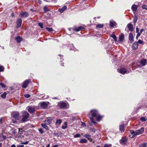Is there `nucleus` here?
<instances>
[{
	"mask_svg": "<svg viewBox=\"0 0 147 147\" xmlns=\"http://www.w3.org/2000/svg\"><path fill=\"white\" fill-rule=\"evenodd\" d=\"M90 114L92 117H90V119L93 123H96L95 120L92 117H95L99 114L98 111L96 109H93L90 111Z\"/></svg>",
	"mask_w": 147,
	"mask_h": 147,
	"instance_id": "f257e3e1",
	"label": "nucleus"
},
{
	"mask_svg": "<svg viewBox=\"0 0 147 147\" xmlns=\"http://www.w3.org/2000/svg\"><path fill=\"white\" fill-rule=\"evenodd\" d=\"M29 114L26 111H24L22 112V118L21 121L22 123L28 120L29 116Z\"/></svg>",
	"mask_w": 147,
	"mask_h": 147,
	"instance_id": "f03ea898",
	"label": "nucleus"
},
{
	"mask_svg": "<svg viewBox=\"0 0 147 147\" xmlns=\"http://www.w3.org/2000/svg\"><path fill=\"white\" fill-rule=\"evenodd\" d=\"M57 106L61 109H66L69 107V105L67 102H59L58 103Z\"/></svg>",
	"mask_w": 147,
	"mask_h": 147,
	"instance_id": "7ed1b4c3",
	"label": "nucleus"
},
{
	"mask_svg": "<svg viewBox=\"0 0 147 147\" xmlns=\"http://www.w3.org/2000/svg\"><path fill=\"white\" fill-rule=\"evenodd\" d=\"M144 127H142L140 129L137 130L136 131H134L132 130L130 131L131 134H136V135H139L142 134L144 132Z\"/></svg>",
	"mask_w": 147,
	"mask_h": 147,
	"instance_id": "20e7f679",
	"label": "nucleus"
},
{
	"mask_svg": "<svg viewBox=\"0 0 147 147\" xmlns=\"http://www.w3.org/2000/svg\"><path fill=\"white\" fill-rule=\"evenodd\" d=\"M133 25L131 23H129L127 25L125 29V30L127 32H128L129 31L132 32L133 30Z\"/></svg>",
	"mask_w": 147,
	"mask_h": 147,
	"instance_id": "39448f33",
	"label": "nucleus"
},
{
	"mask_svg": "<svg viewBox=\"0 0 147 147\" xmlns=\"http://www.w3.org/2000/svg\"><path fill=\"white\" fill-rule=\"evenodd\" d=\"M52 120V117H47L44 121L47 125H49L51 123Z\"/></svg>",
	"mask_w": 147,
	"mask_h": 147,
	"instance_id": "423d86ee",
	"label": "nucleus"
},
{
	"mask_svg": "<svg viewBox=\"0 0 147 147\" xmlns=\"http://www.w3.org/2000/svg\"><path fill=\"white\" fill-rule=\"evenodd\" d=\"M49 104V103L48 102H44L40 103L41 107L43 109L46 108Z\"/></svg>",
	"mask_w": 147,
	"mask_h": 147,
	"instance_id": "0eeeda50",
	"label": "nucleus"
},
{
	"mask_svg": "<svg viewBox=\"0 0 147 147\" xmlns=\"http://www.w3.org/2000/svg\"><path fill=\"white\" fill-rule=\"evenodd\" d=\"M30 81V80H27L25 81L24 82L22 86V88H26L29 83Z\"/></svg>",
	"mask_w": 147,
	"mask_h": 147,
	"instance_id": "6e6552de",
	"label": "nucleus"
},
{
	"mask_svg": "<svg viewBox=\"0 0 147 147\" xmlns=\"http://www.w3.org/2000/svg\"><path fill=\"white\" fill-rule=\"evenodd\" d=\"M12 117L18 120L19 118V113L18 112L14 113L12 114Z\"/></svg>",
	"mask_w": 147,
	"mask_h": 147,
	"instance_id": "1a4fd4ad",
	"label": "nucleus"
},
{
	"mask_svg": "<svg viewBox=\"0 0 147 147\" xmlns=\"http://www.w3.org/2000/svg\"><path fill=\"white\" fill-rule=\"evenodd\" d=\"M84 27L83 26H80L78 27H75L73 28V30L74 31H75L76 32H78L81 30L84 29Z\"/></svg>",
	"mask_w": 147,
	"mask_h": 147,
	"instance_id": "9d476101",
	"label": "nucleus"
},
{
	"mask_svg": "<svg viewBox=\"0 0 147 147\" xmlns=\"http://www.w3.org/2000/svg\"><path fill=\"white\" fill-rule=\"evenodd\" d=\"M127 140L125 138H122L120 140V144L122 145H125L126 144Z\"/></svg>",
	"mask_w": 147,
	"mask_h": 147,
	"instance_id": "9b49d317",
	"label": "nucleus"
},
{
	"mask_svg": "<svg viewBox=\"0 0 147 147\" xmlns=\"http://www.w3.org/2000/svg\"><path fill=\"white\" fill-rule=\"evenodd\" d=\"M119 72L122 74H125L126 73H128L126 69L124 68H121L119 70Z\"/></svg>",
	"mask_w": 147,
	"mask_h": 147,
	"instance_id": "f8f14e48",
	"label": "nucleus"
},
{
	"mask_svg": "<svg viewBox=\"0 0 147 147\" xmlns=\"http://www.w3.org/2000/svg\"><path fill=\"white\" fill-rule=\"evenodd\" d=\"M138 44L136 42H134L132 44V47L133 49L136 50L138 47Z\"/></svg>",
	"mask_w": 147,
	"mask_h": 147,
	"instance_id": "ddd939ff",
	"label": "nucleus"
},
{
	"mask_svg": "<svg viewBox=\"0 0 147 147\" xmlns=\"http://www.w3.org/2000/svg\"><path fill=\"white\" fill-rule=\"evenodd\" d=\"M28 111L30 113H32L35 111V109L34 107L28 106L27 107Z\"/></svg>",
	"mask_w": 147,
	"mask_h": 147,
	"instance_id": "4468645a",
	"label": "nucleus"
},
{
	"mask_svg": "<svg viewBox=\"0 0 147 147\" xmlns=\"http://www.w3.org/2000/svg\"><path fill=\"white\" fill-rule=\"evenodd\" d=\"M20 15L22 17H27L29 16L28 13L26 12H24L23 13H20Z\"/></svg>",
	"mask_w": 147,
	"mask_h": 147,
	"instance_id": "2eb2a0df",
	"label": "nucleus"
},
{
	"mask_svg": "<svg viewBox=\"0 0 147 147\" xmlns=\"http://www.w3.org/2000/svg\"><path fill=\"white\" fill-rule=\"evenodd\" d=\"M22 22V20L20 18H19L18 19L17 21V27L19 28L20 27L21 25Z\"/></svg>",
	"mask_w": 147,
	"mask_h": 147,
	"instance_id": "dca6fc26",
	"label": "nucleus"
},
{
	"mask_svg": "<svg viewBox=\"0 0 147 147\" xmlns=\"http://www.w3.org/2000/svg\"><path fill=\"white\" fill-rule=\"evenodd\" d=\"M138 6V5H136L134 4L132 5L131 9L134 13L136 11Z\"/></svg>",
	"mask_w": 147,
	"mask_h": 147,
	"instance_id": "f3484780",
	"label": "nucleus"
},
{
	"mask_svg": "<svg viewBox=\"0 0 147 147\" xmlns=\"http://www.w3.org/2000/svg\"><path fill=\"white\" fill-rule=\"evenodd\" d=\"M140 63L142 66H144L147 64V60L145 59H143L141 60Z\"/></svg>",
	"mask_w": 147,
	"mask_h": 147,
	"instance_id": "a211bd4d",
	"label": "nucleus"
},
{
	"mask_svg": "<svg viewBox=\"0 0 147 147\" xmlns=\"http://www.w3.org/2000/svg\"><path fill=\"white\" fill-rule=\"evenodd\" d=\"M84 137L87 138L90 141H92V139L91 138V135L89 134H85L84 135Z\"/></svg>",
	"mask_w": 147,
	"mask_h": 147,
	"instance_id": "6ab92c4d",
	"label": "nucleus"
},
{
	"mask_svg": "<svg viewBox=\"0 0 147 147\" xmlns=\"http://www.w3.org/2000/svg\"><path fill=\"white\" fill-rule=\"evenodd\" d=\"M67 8V7L65 6H63L61 8L59 9L58 11L60 12L61 13H63Z\"/></svg>",
	"mask_w": 147,
	"mask_h": 147,
	"instance_id": "aec40b11",
	"label": "nucleus"
},
{
	"mask_svg": "<svg viewBox=\"0 0 147 147\" xmlns=\"http://www.w3.org/2000/svg\"><path fill=\"white\" fill-rule=\"evenodd\" d=\"M47 125V124H46V123H42L41 124V125L43 128H45L47 130H49V128Z\"/></svg>",
	"mask_w": 147,
	"mask_h": 147,
	"instance_id": "412c9836",
	"label": "nucleus"
},
{
	"mask_svg": "<svg viewBox=\"0 0 147 147\" xmlns=\"http://www.w3.org/2000/svg\"><path fill=\"white\" fill-rule=\"evenodd\" d=\"M22 39V38L19 36H17L15 38V40L18 43H20Z\"/></svg>",
	"mask_w": 147,
	"mask_h": 147,
	"instance_id": "4be33fe9",
	"label": "nucleus"
},
{
	"mask_svg": "<svg viewBox=\"0 0 147 147\" xmlns=\"http://www.w3.org/2000/svg\"><path fill=\"white\" fill-rule=\"evenodd\" d=\"M95 118H96L97 121L99 122L101 119L102 117L99 115V114L97 116L95 117Z\"/></svg>",
	"mask_w": 147,
	"mask_h": 147,
	"instance_id": "5701e85b",
	"label": "nucleus"
},
{
	"mask_svg": "<svg viewBox=\"0 0 147 147\" xmlns=\"http://www.w3.org/2000/svg\"><path fill=\"white\" fill-rule=\"evenodd\" d=\"M117 24L114 21H111L110 22V26L111 27L116 26Z\"/></svg>",
	"mask_w": 147,
	"mask_h": 147,
	"instance_id": "b1692460",
	"label": "nucleus"
},
{
	"mask_svg": "<svg viewBox=\"0 0 147 147\" xmlns=\"http://www.w3.org/2000/svg\"><path fill=\"white\" fill-rule=\"evenodd\" d=\"M120 131L121 132H124V125L123 124H121L119 126Z\"/></svg>",
	"mask_w": 147,
	"mask_h": 147,
	"instance_id": "393cba45",
	"label": "nucleus"
},
{
	"mask_svg": "<svg viewBox=\"0 0 147 147\" xmlns=\"http://www.w3.org/2000/svg\"><path fill=\"white\" fill-rule=\"evenodd\" d=\"M129 39L130 41H133L134 40V37L132 34L130 33L129 35Z\"/></svg>",
	"mask_w": 147,
	"mask_h": 147,
	"instance_id": "a878e982",
	"label": "nucleus"
},
{
	"mask_svg": "<svg viewBox=\"0 0 147 147\" xmlns=\"http://www.w3.org/2000/svg\"><path fill=\"white\" fill-rule=\"evenodd\" d=\"M124 36L123 34H121L119 36V42H122L124 39Z\"/></svg>",
	"mask_w": 147,
	"mask_h": 147,
	"instance_id": "bb28decb",
	"label": "nucleus"
},
{
	"mask_svg": "<svg viewBox=\"0 0 147 147\" xmlns=\"http://www.w3.org/2000/svg\"><path fill=\"white\" fill-rule=\"evenodd\" d=\"M70 50H73L74 51H77V49L73 46V44L70 45Z\"/></svg>",
	"mask_w": 147,
	"mask_h": 147,
	"instance_id": "cd10ccee",
	"label": "nucleus"
},
{
	"mask_svg": "<svg viewBox=\"0 0 147 147\" xmlns=\"http://www.w3.org/2000/svg\"><path fill=\"white\" fill-rule=\"evenodd\" d=\"M87 142V140L85 139H82L80 140V143H86Z\"/></svg>",
	"mask_w": 147,
	"mask_h": 147,
	"instance_id": "c85d7f7f",
	"label": "nucleus"
},
{
	"mask_svg": "<svg viewBox=\"0 0 147 147\" xmlns=\"http://www.w3.org/2000/svg\"><path fill=\"white\" fill-rule=\"evenodd\" d=\"M111 36L112 38L114 40L115 42H117V37L115 35L113 34H112L111 35Z\"/></svg>",
	"mask_w": 147,
	"mask_h": 147,
	"instance_id": "c756f323",
	"label": "nucleus"
},
{
	"mask_svg": "<svg viewBox=\"0 0 147 147\" xmlns=\"http://www.w3.org/2000/svg\"><path fill=\"white\" fill-rule=\"evenodd\" d=\"M64 124H65V125L62 126V127H61L62 129H65L67 128V122H65Z\"/></svg>",
	"mask_w": 147,
	"mask_h": 147,
	"instance_id": "7c9ffc66",
	"label": "nucleus"
},
{
	"mask_svg": "<svg viewBox=\"0 0 147 147\" xmlns=\"http://www.w3.org/2000/svg\"><path fill=\"white\" fill-rule=\"evenodd\" d=\"M62 122V121L61 119H57L56 120L55 123L56 124H58L59 125H60L61 123Z\"/></svg>",
	"mask_w": 147,
	"mask_h": 147,
	"instance_id": "2f4dec72",
	"label": "nucleus"
},
{
	"mask_svg": "<svg viewBox=\"0 0 147 147\" xmlns=\"http://www.w3.org/2000/svg\"><path fill=\"white\" fill-rule=\"evenodd\" d=\"M139 147H147V143H144L141 144Z\"/></svg>",
	"mask_w": 147,
	"mask_h": 147,
	"instance_id": "473e14b6",
	"label": "nucleus"
},
{
	"mask_svg": "<svg viewBox=\"0 0 147 147\" xmlns=\"http://www.w3.org/2000/svg\"><path fill=\"white\" fill-rule=\"evenodd\" d=\"M103 24H98L96 25V28H101L103 27Z\"/></svg>",
	"mask_w": 147,
	"mask_h": 147,
	"instance_id": "72a5a7b5",
	"label": "nucleus"
},
{
	"mask_svg": "<svg viewBox=\"0 0 147 147\" xmlns=\"http://www.w3.org/2000/svg\"><path fill=\"white\" fill-rule=\"evenodd\" d=\"M46 29L47 31H48L49 32H52L53 31V29L52 28L46 27Z\"/></svg>",
	"mask_w": 147,
	"mask_h": 147,
	"instance_id": "f704fd0d",
	"label": "nucleus"
},
{
	"mask_svg": "<svg viewBox=\"0 0 147 147\" xmlns=\"http://www.w3.org/2000/svg\"><path fill=\"white\" fill-rule=\"evenodd\" d=\"M138 18L136 15L134 16V18L133 22L135 23L138 20Z\"/></svg>",
	"mask_w": 147,
	"mask_h": 147,
	"instance_id": "c9c22d12",
	"label": "nucleus"
},
{
	"mask_svg": "<svg viewBox=\"0 0 147 147\" xmlns=\"http://www.w3.org/2000/svg\"><path fill=\"white\" fill-rule=\"evenodd\" d=\"M140 120L142 122H144L147 120V119L144 117H142L140 119Z\"/></svg>",
	"mask_w": 147,
	"mask_h": 147,
	"instance_id": "e433bc0d",
	"label": "nucleus"
},
{
	"mask_svg": "<svg viewBox=\"0 0 147 147\" xmlns=\"http://www.w3.org/2000/svg\"><path fill=\"white\" fill-rule=\"evenodd\" d=\"M7 93L5 92H4L3 94H2L1 95V96L3 98H5Z\"/></svg>",
	"mask_w": 147,
	"mask_h": 147,
	"instance_id": "4c0bfd02",
	"label": "nucleus"
},
{
	"mask_svg": "<svg viewBox=\"0 0 147 147\" xmlns=\"http://www.w3.org/2000/svg\"><path fill=\"white\" fill-rule=\"evenodd\" d=\"M44 11L46 13L47 11H49L50 10L47 9V7L46 6H45L44 7Z\"/></svg>",
	"mask_w": 147,
	"mask_h": 147,
	"instance_id": "58836bf2",
	"label": "nucleus"
},
{
	"mask_svg": "<svg viewBox=\"0 0 147 147\" xmlns=\"http://www.w3.org/2000/svg\"><path fill=\"white\" fill-rule=\"evenodd\" d=\"M81 136L80 134H77L76 135H75L74 136V138H80L81 137Z\"/></svg>",
	"mask_w": 147,
	"mask_h": 147,
	"instance_id": "ea45409f",
	"label": "nucleus"
},
{
	"mask_svg": "<svg viewBox=\"0 0 147 147\" xmlns=\"http://www.w3.org/2000/svg\"><path fill=\"white\" fill-rule=\"evenodd\" d=\"M38 25L39 26H40L41 28H42L43 27V24L42 23H39L38 24Z\"/></svg>",
	"mask_w": 147,
	"mask_h": 147,
	"instance_id": "a19ab883",
	"label": "nucleus"
},
{
	"mask_svg": "<svg viewBox=\"0 0 147 147\" xmlns=\"http://www.w3.org/2000/svg\"><path fill=\"white\" fill-rule=\"evenodd\" d=\"M38 131L41 134H42L44 133L43 130L42 128H40L38 129Z\"/></svg>",
	"mask_w": 147,
	"mask_h": 147,
	"instance_id": "79ce46f5",
	"label": "nucleus"
},
{
	"mask_svg": "<svg viewBox=\"0 0 147 147\" xmlns=\"http://www.w3.org/2000/svg\"><path fill=\"white\" fill-rule=\"evenodd\" d=\"M138 43H139L140 44H144V42L143 41H142V40H141L140 39H139L138 41V42H137Z\"/></svg>",
	"mask_w": 147,
	"mask_h": 147,
	"instance_id": "37998d69",
	"label": "nucleus"
},
{
	"mask_svg": "<svg viewBox=\"0 0 147 147\" xmlns=\"http://www.w3.org/2000/svg\"><path fill=\"white\" fill-rule=\"evenodd\" d=\"M142 7L143 9H145L147 10V6L146 5H143Z\"/></svg>",
	"mask_w": 147,
	"mask_h": 147,
	"instance_id": "c03bdc74",
	"label": "nucleus"
},
{
	"mask_svg": "<svg viewBox=\"0 0 147 147\" xmlns=\"http://www.w3.org/2000/svg\"><path fill=\"white\" fill-rule=\"evenodd\" d=\"M4 68L2 66H0V71H3L4 70Z\"/></svg>",
	"mask_w": 147,
	"mask_h": 147,
	"instance_id": "a18cd8bd",
	"label": "nucleus"
},
{
	"mask_svg": "<svg viewBox=\"0 0 147 147\" xmlns=\"http://www.w3.org/2000/svg\"><path fill=\"white\" fill-rule=\"evenodd\" d=\"M25 97L27 98H29L30 96V95L29 94H25L24 95Z\"/></svg>",
	"mask_w": 147,
	"mask_h": 147,
	"instance_id": "49530a36",
	"label": "nucleus"
},
{
	"mask_svg": "<svg viewBox=\"0 0 147 147\" xmlns=\"http://www.w3.org/2000/svg\"><path fill=\"white\" fill-rule=\"evenodd\" d=\"M0 85L1 86L2 88H5V85L4 84H3L2 83H0Z\"/></svg>",
	"mask_w": 147,
	"mask_h": 147,
	"instance_id": "de8ad7c7",
	"label": "nucleus"
},
{
	"mask_svg": "<svg viewBox=\"0 0 147 147\" xmlns=\"http://www.w3.org/2000/svg\"><path fill=\"white\" fill-rule=\"evenodd\" d=\"M141 34L140 33H137V35L136 37V39H138V38L139 36H140Z\"/></svg>",
	"mask_w": 147,
	"mask_h": 147,
	"instance_id": "09e8293b",
	"label": "nucleus"
},
{
	"mask_svg": "<svg viewBox=\"0 0 147 147\" xmlns=\"http://www.w3.org/2000/svg\"><path fill=\"white\" fill-rule=\"evenodd\" d=\"M59 56H60V57L61 58H60L61 61H63L64 59L63 58V55H59Z\"/></svg>",
	"mask_w": 147,
	"mask_h": 147,
	"instance_id": "8fccbe9b",
	"label": "nucleus"
},
{
	"mask_svg": "<svg viewBox=\"0 0 147 147\" xmlns=\"http://www.w3.org/2000/svg\"><path fill=\"white\" fill-rule=\"evenodd\" d=\"M136 32L137 33H139V28L138 26H137L136 28Z\"/></svg>",
	"mask_w": 147,
	"mask_h": 147,
	"instance_id": "3c124183",
	"label": "nucleus"
},
{
	"mask_svg": "<svg viewBox=\"0 0 147 147\" xmlns=\"http://www.w3.org/2000/svg\"><path fill=\"white\" fill-rule=\"evenodd\" d=\"M28 142H29L28 141H27L25 142H22V144H24L26 145V144H27L28 143Z\"/></svg>",
	"mask_w": 147,
	"mask_h": 147,
	"instance_id": "603ef678",
	"label": "nucleus"
},
{
	"mask_svg": "<svg viewBox=\"0 0 147 147\" xmlns=\"http://www.w3.org/2000/svg\"><path fill=\"white\" fill-rule=\"evenodd\" d=\"M131 134L133 135L131 137V138H134L135 136L137 135H136V134Z\"/></svg>",
	"mask_w": 147,
	"mask_h": 147,
	"instance_id": "864d4df0",
	"label": "nucleus"
},
{
	"mask_svg": "<svg viewBox=\"0 0 147 147\" xmlns=\"http://www.w3.org/2000/svg\"><path fill=\"white\" fill-rule=\"evenodd\" d=\"M24 145L23 144H22V145H18L17 146V147H24Z\"/></svg>",
	"mask_w": 147,
	"mask_h": 147,
	"instance_id": "5fc2aeb1",
	"label": "nucleus"
},
{
	"mask_svg": "<svg viewBox=\"0 0 147 147\" xmlns=\"http://www.w3.org/2000/svg\"><path fill=\"white\" fill-rule=\"evenodd\" d=\"M144 30L143 29H142L140 30V34L142 33L144 31Z\"/></svg>",
	"mask_w": 147,
	"mask_h": 147,
	"instance_id": "6e6d98bb",
	"label": "nucleus"
},
{
	"mask_svg": "<svg viewBox=\"0 0 147 147\" xmlns=\"http://www.w3.org/2000/svg\"><path fill=\"white\" fill-rule=\"evenodd\" d=\"M22 133V131H21L20 130H19V131H18V134H21Z\"/></svg>",
	"mask_w": 147,
	"mask_h": 147,
	"instance_id": "4d7b16f0",
	"label": "nucleus"
},
{
	"mask_svg": "<svg viewBox=\"0 0 147 147\" xmlns=\"http://www.w3.org/2000/svg\"><path fill=\"white\" fill-rule=\"evenodd\" d=\"M103 147H109V146L107 144H105Z\"/></svg>",
	"mask_w": 147,
	"mask_h": 147,
	"instance_id": "13d9d810",
	"label": "nucleus"
},
{
	"mask_svg": "<svg viewBox=\"0 0 147 147\" xmlns=\"http://www.w3.org/2000/svg\"><path fill=\"white\" fill-rule=\"evenodd\" d=\"M0 124H2V118H0Z\"/></svg>",
	"mask_w": 147,
	"mask_h": 147,
	"instance_id": "bf43d9fd",
	"label": "nucleus"
},
{
	"mask_svg": "<svg viewBox=\"0 0 147 147\" xmlns=\"http://www.w3.org/2000/svg\"><path fill=\"white\" fill-rule=\"evenodd\" d=\"M11 147H16V146L14 144H13V145L11 146Z\"/></svg>",
	"mask_w": 147,
	"mask_h": 147,
	"instance_id": "052dcab7",
	"label": "nucleus"
},
{
	"mask_svg": "<svg viewBox=\"0 0 147 147\" xmlns=\"http://www.w3.org/2000/svg\"><path fill=\"white\" fill-rule=\"evenodd\" d=\"M58 147V145H55L53 146L52 147Z\"/></svg>",
	"mask_w": 147,
	"mask_h": 147,
	"instance_id": "680f3d73",
	"label": "nucleus"
},
{
	"mask_svg": "<svg viewBox=\"0 0 147 147\" xmlns=\"http://www.w3.org/2000/svg\"><path fill=\"white\" fill-rule=\"evenodd\" d=\"M30 10L32 11V12H34L35 11V10H34L33 9H31Z\"/></svg>",
	"mask_w": 147,
	"mask_h": 147,
	"instance_id": "e2e57ef3",
	"label": "nucleus"
},
{
	"mask_svg": "<svg viewBox=\"0 0 147 147\" xmlns=\"http://www.w3.org/2000/svg\"><path fill=\"white\" fill-rule=\"evenodd\" d=\"M38 2L40 4L41 3V1L40 0H38Z\"/></svg>",
	"mask_w": 147,
	"mask_h": 147,
	"instance_id": "0e129e2a",
	"label": "nucleus"
},
{
	"mask_svg": "<svg viewBox=\"0 0 147 147\" xmlns=\"http://www.w3.org/2000/svg\"><path fill=\"white\" fill-rule=\"evenodd\" d=\"M76 119V117H73V118H72V120L73 121H74Z\"/></svg>",
	"mask_w": 147,
	"mask_h": 147,
	"instance_id": "69168bd1",
	"label": "nucleus"
},
{
	"mask_svg": "<svg viewBox=\"0 0 147 147\" xmlns=\"http://www.w3.org/2000/svg\"><path fill=\"white\" fill-rule=\"evenodd\" d=\"M50 147V144H48L47 145V146H46V147Z\"/></svg>",
	"mask_w": 147,
	"mask_h": 147,
	"instance_id": "338daca9",
	"label": "nucleus"
},
{
	"mask_svg": "<svg viewBox=\"0 0 147 147\" xmlns=\"http://www.w3.org/2000/svg\"><path fill=\"white\" fill-rule=\"evenodd\" d=\"M91 131H94H94H95V130L94 128L93 129H91Z\"/></svg>",
	"mask_w": 147,
	"mask_h": 147,
	"instance_id": "774afa93",
	"label": "nucleus"
}]
</instances>
